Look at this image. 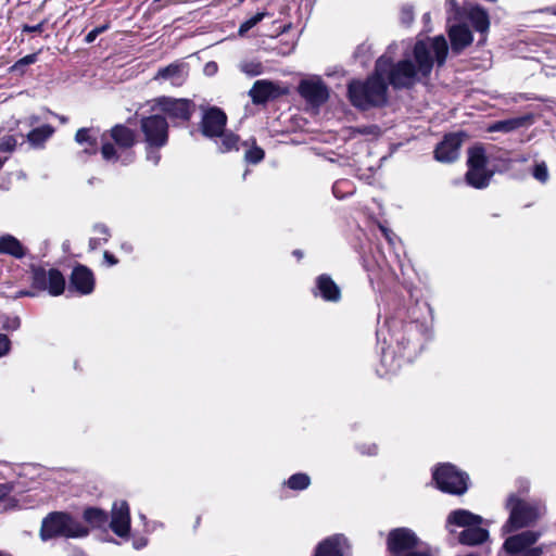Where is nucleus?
<instances>
[{"mask_svg": "<svg viewBox=\"0 0 556 556\" xmlns=\"http://www.w3.org/2000/svg\"><path fill=\"white\" fill-rule=\"evenodd\" d=\"M448 47L443 36L418 40L412 53L406 54L396 63H391L386 56V76L395 89H408L419 83H425L432 71L434 61L443 65Z\"/></svg>", "mask_w": 556, "mask_h": 556, "instance_id": "1", "label": "nucleus"}, {"mask_svg": "<svg viewBox=\"0 0 556 556\" xmlns=\"http://www.w3.org/2000/svg\"><path fill=\"white\" fill-rule=\"evenodd\" d=\"M386 79V55H382L376 62L375 73L365 83H350L349 97L352 104L363 110L384 104L388 99Z\"/></svg>", "mask_w": 556, "mask_h": 556, "instance_id": "2", "label": "nucleus"}, {"mask_svg": "<svg viewBox=\"0 0 556 556\" xmlns=\"http://www.w3.org/2000/svg\"><path fill=\"white\" fill-rule=\"evenodd\" d=\"M88 529L66 513L55 511L49 514L43 520L40 536L43 541L55 536L83 538Z\"/></svg>", "mask_w": 556, "mask_h": 556, "instance_id": "3", "label": "nucleus"}, {"mask_svg": "<svg viewBox=\"0 0 556 556\" xmlns=\"http://www.w3.org/2000/svg\"><path fill=\"white\" fill-rule=\"evenodd\" d=\"M509 518L503 526V532L510 533L534 523L545 511L541 504L527 503L511 495L507 501Z\"/></svg>", "mask_w": 556, "mask_h": 556, "instance_id": "4", "label": "nucleus"}, {"mask_svg": "<svg viewBox=\"0 0 556 556\" xmlns=\"http://www.w3.org/2000/svg\"><path fill=\"white\" fill-rule=\"evenodd\" d=\"M486 163L488 157L482 146H475L468 150V170L466 173L468 185L477 189L485 188L489 185L493 172L486 168Z\"/></svg>", "mask_w": 556, "mask_h": 556, "instance_id": "5", "label": "nucleus"}, {"mask_svg": "<svg viewBox=\"0 0 556 556\" xmlns=\"http://www.w3.org/2000/svg\"><path fill=\"white\" fill-rule=\"evenodd\" d=\"M433 480L440 490L451 494L460 495L468 489V476L450 464L438 467L433 472Z\"/></svg>", "mask_w": 556, "mask_h": 556, "instance_id": "6", "label": "nucleus"}, {"mask_svg": "<svg viewBox=\"0 0 556 556\" xmlns=\"http://www.w3.org/2000/svg\"><path fill=\"white\" fill-rule=\"evenodd\" d=\"M540 536L541 532L527 530L508 536L503 547L509 556H542L543 548L541 546H533Z\"/></svg>", "mask_w": 556, "mask_h": 556, "instance_id": "7", "label": "nucleus"}, {"mask_svg": "<svg viewBox=\"0 0 556 556\" xmlns=\"http://www.w3.org/2000/svg\"><path fill=\"white\" fill-rule=\"evenodd\" d=\"M140 129L149 148H162L168 140V123L162 115L142 117Z\"/></svg>", "mask_w": 556, "mask_h": 556, "instance_id": "8", "label": "nucleus"}, {"mask_svg": "<svg viewBox=\"0 0 556 556\" xmlns=\"http://www.w3.org/2000/svg\"><path fill=\"white\" fill-rule=\"evenodd\" d=\"M33 287L58 296L64 291L65 279L58 269L37 267L33 269Z\"/></svg>", "mask_w": 556, "mask_h": 556, "instance_id": "9", "label": "nucleus"}, {"mask_svg": "<svg viewBox=\"0 0 556 556\" xmlns=\"http://www.w3.org/2000/svg\"><path fill=\"white\" fill-rule=\"evenodd\" d=\"M418 538L407 528H397L392 530L388 535V548L394 554L409 551L418 545Z\"/></svg>", "mask_w": 556, "mask_h": 556, "instance_id": "10", "label": "nucleus"}, {"mask_svg": "<svg viewBox=\"0 0 556 556\" xmlns=\"http://www.w3.org/2000/svg\"><path fill=\"white\" fill-rule=\"evenodd\" d=\"M161 110L169 117L188 121L194 112V104L187 99L161 98Z\"/></svg>", "mask_w": 556, "mask_h": 556, "instance_id": "11", "label": "nucleus"}, {"mask_svg": "<svg viewBox=\"0 0 556 556\" xmlns=\"http://www.w3.org/2000/svg\"><path fill=\"white\" fill-rule=\"evenodd\" d=\"M300 94L312 104H321L328 99V89L319 78L302 80L299 86Z\"/></svg>", "mask_w": 556, "mask_h": 556, "instance_id": "12", "label": "nucleus"}, {"mask_svg": "<svg viewBox=\"0 0 556 556\" xmlns=\"http://www.w3.org/2000/svg\"><path fill=\"white\" fill-rule=\"evenodd\" d=\"M227 116L217 108H212L205 112L202 118V132L204 136L214 138L219 136L226 126Z\"/></svg>", "mask_w": 556, "mask_h": 556, "instance_id": "13", "label": "nucleus"}, {"mask_svg": "<svg viewBox=\"0 0 556 556\" xmlns=\"http://www.w3.org/2000/svg\"><path fill=\"white\" fill-rule=\"evenodd\" d=\"M111 529L118 536H126L130 529L129 507L126 502L115 503L112 509Z\"/></svg>", "mask_w": 556, "mask_h": 556, "instance_id": "14", "label": "nucleus"}, {"mask_svg": "<svg viewBox=\"0 0 556 556\" xmlns=\"http://www.w3.org/2000/svg\"><path fill=\"white\" fill-rule=\"evenodd\" d=\"M462 138L458 135H448L437 147L434 151L435 159L440 162H453L459 155Z\"/></svg>", "mask_w": 556, "mask_h": 556, "instance_id": "15", "label": "nucleus"}, {"mask_svg": "<svg viewBox=\"0 0 556 556\" xmlns=\"http://www.w3.org/2000/svg\"><path fill=\"white\" fill-rule=\"evenodd\" d=\"M188 76L187 66L182 63H173L162 67L154 76L155 80L169 81L173 86H181Z\"/></svg>", "mask_w": 556, "mask_h": 556, "instance_id": "16", "label": "nucleus"}, {"mask_svg": "<svg viewBox=\"0 0 556 556\" xmlns=\"http://www.w3.org/2000/svg\"><path fill=\"white\" fill-rule=\"evenodd\" d=\"M452 51L460 53L465 48L471 45L473 37L470 29L464 25H453L448 29Z\"/></svg>", "mask_w": 556, "mask_h": 556, "instance_id": "17", "label": "nucleus"}, {"mask_svg": "<svg viewBox=\"0 0 556 556\" xmlns=\"http://www.w3.org/2000/svg\"><path fill=\"white\" fill-rule=\"evenodd\" d=\"M94 280L92 273L85 266L75 267L71 276V287L81 294H88L93 290Z\"/></svg>", "mask_w": 556, "mask_h": 556, "instance_id": "18", "label": "nucleus"}, {"mask_svg": "<svg viewBox=\"0 0 556 556\" xmlns=\"http://www.w3.org/2000/svg\"><path fill=\"white\" fill-rule=\"evenodd\" d=\"M346 547L345 538L334 535L326 539L317 546L315 556H344Z\"/></svg>", "mask_w": 556, "mask_h": 556, "instance_id": "19", "label": "nucleus"}, {"mask_svg": "<svg viewBox=\"0 0 556 556\" xmlns=\"http://www.w3.org/2000/svg\"><path fill=\"white\" fill-rule=\"evenodd\" d=\"M482 522V517L475 515L466 509H456L452 511L447 517V528L451 526L471 528L472 526H479Z\"/></svg>", "mask_w": 556, "mask_h": 556, "instance_id": "20", "label": "nucleus"}, {"mask_svg": "<svg viewBox=\"0 0 556 556\" xmlns=\"http://www.w3.org/2000/svg\"><path fill=\"white\" fill-rule=\"evenodd\" d=\"M316 287L326 301L337 302L341 298V291L336 282L327 275H320L316 280Z\"/></svg>", "mask_w": 556, "mask_h": 556, "instance_id": "21", "label": "nucleus"}, {"mask_svg": "<svg viewBox=\"0 0 556 556\" xmlns=\"http://www.w3.org/2000/svg\"><path fill=\"white\" fill-rule=\"evenodd\" d=\"M276 92V88L273 83L267 80H256L249 91V94L253 103H264Z\"/></svg>", "mask_w": 556, "mask_h": 556, "instance_id": "22", "label": "nucleus"}, {"mask_svg": "<svg viewBox=\"0 0 556 556\" xmlns=\"http://www.w3.org/2000/svg\"><path fill=\"white\" fill-rule=\"evenodd\" d=\"M489 538L488 530L478 526L467 528L459 534V542L465 545H478L485 542Z\"/></svg>", "mask_w": 556, "mask_h": 556, "instance_id": "23", "label": "nucleus"}, {"mask_svg": "<svg viewBox=\"0 0 556 556\" xmlns=\"http://www.w3.org/2000/svg\"><path fill=\"white\" fill-rule=\"evenodd\" d=\"M467 16L475 29L481 34H485L490 27L489 15L485 10L480 7H471L467 11Z\"/></svg>", "mask_w": 556, "mask_h": 556, "instance_id": "24", "label": "nucleus"}, {"mask_svg": "<svg viewBox=\"0 0 556 556\" xmlns=\"http://www.w3.org/2000/svg\"><path fill=\"white\" fill-rule=\"evenodd\" d=\"M0 253L10 254L16 258H21L25 255L21 242L11 235L0 237Z\"/></svg>", "mask_w": 556, "mask_h": 556, "instance_id": "25", "label": "nucleus"}, {"mask_svg": "<svg viewBox=\"0 0 556 556\" xmlns=\"http://www.w3.org/2000/svg\"><path fill=\"white\" fill-rule=\"evenodd\" d=\"M531 118L529 116H521V117H515L509 118L505 121H500L494 124H492L489 127L490 131H503V132H510L513 130H516L527 124H529Z\"/></svg>", "mask_w": 556, "mask_h": 556, "instance_id": "26", "label": "nucleus"}, {"mask_svg": "<svg viewBox=\"0 0 556 556\" xmlns=\"http://www.w3.org/2000/svg\"><path fill=\"white\" fill-rule=\"evenodd\" d=\"M111 136L119 148H130L135 143V134L131 129L117 125L112 128Z\"/></svg>", "mask_w": 556, "mask_h": 556, "instance_id": "27", "label": "nucleus"}, {"mask_svg": "<svg viewBox=\"0 0 556 556\" xmlns=\"http://www.w3.org/2000/svg\"><path fill=\"white\" fill-rule=\"evenodd\" d=\"M91 129L80 128L77 130L75 140L78 144L85 146L84 152L87 154L97 153V139L91 135Z\"/></svg>", "mask_w": 556, "mask_h": 556, "instance_id": "28", "label": "nucleus"}, {"mask_svg": "<svg viewBox=\"0 0 556 556\" xmlns=\"http://www.w3.org/2000/svg\"><path fill=\"white\" fill-rule=\"evenodd\" d=\"M53 132L54 129L51 126L43 125L29 131L27 140L33 147H40Z\"/></svg>", "mask_w": 556, "mask_h": 556, "instance_id": "29", "label": "nucleus"}, {"mask_svg": "<svg viewBox=\"0 0 556 556\" xmlns=\"http://www.w3.org/2000/svg\"><path fill=\"white\" fill-rule=\"evenodd\" d=\"M216 138H219L217 146L222 153L239 149V137L232 132L223 131Z\"/></svg>", "mask_w": 556, "mask_h": 556, "instance_id": "30", "label": "nucleus"}, {"mask_svg": "<svg viewBox=\"0 0 556 556\" xmlns=\"http://www.w3.org/2000/svg\"><path fill=\"white\" fill-rule=\"evenodd\" d=\"M84 518L92 527H102L108 520L105 511L99 508H87L84 513Z\"/></svg>", "mask_w": 556, "mask_h": 556, "instance_id": "31", "label": "nucleus"}, {"mask_svg": "<svg viewBox=\"0 0 556 556\" xmlns=\"http://www.w3.org/2000/svg\"><path fill=\"white\" fill-rule=\"evenodd\" d=\"M93 231L96 233H98L99 236L92 237L89 240V247H90L91 250L98 249L100 245H102L103 243L108 242V240L110 238L109 229L106 228V226H104L102 224L94 225Z\"/></svg>", "mask_w": 556, "mask_h": 556, "instance_id": "32", "label": "nucleus"}, {"mask_svg": "<svg viewBox=\"0 0 556 556\" xmlns=\"http://www.w3.org/2000/svg\"><path fill=\"white\" fill-rule=\"evenodd\" d=\"M311 479L305 473H295L291 476L287 482L292 490H304L309 485Z\"/></svg>", "mask_w": 556, "mask_h": 556, "instance_id": "33", "label": "nucleus"}, {"mask_svg": "<svg viewBox=\"0 0 556 556\" xmlns=\"http://www.w3.org/2000/svg\"><path fill=\"white\" fill-rule=\"evenodd\" d=\"M264 150L257 147L253 140L251 147L244 153V159L249 163L256 164L264 159Z\"/></svg>", "mask_w": 556, "mask_h": 556, "instance_id": "34", "label": "nucleus"}, {"mask_svg": "<svg viewBox=\"0 0 556 556\" xmlns=\"http://www.w3.org/2000/svg\"><path fill=\"white\" fill-rule=\"evenodd\" d=\"M240 70L248 76L254 77L263 73V65L258 61H244L240 64Z\"/></svg>", "mask_w": 556, "mask_h": 556, "instance_id": "35", "label": "nucleus"}, {"mask_svg": "<svg viewBox=\"0 0 556 556\" xmlns=\"http://www.w3.org/2000/svg\"><path fill=\"white\" fill-rule=\"evenodd\" d=\"M12 492V485L8 483L0 484V503H4V509L15 507L16 501L12 497H8Z\"/></svg>", "mask_w": 556, "mask_h": 556, "instance_id": "36", "label": "nucleus"}, {"mask_svg": "<svg viewBox=\"0 0 556 556\" xmlns=\"http://www.w3.org/2000/svg\"><path fill=\"white\" fill-rule=\"evenodd\" d=\"M266 16L265 12L256 13L254 16L250 17L245 22H243L239 27V35H244L252 27H254L257 23H260Z\"/></svg>", "mask_w": 556, "mask_h": 556, "instance_id": "37", "label": "nucleus"}, {"mask_svg": "<svg viewBox=\"0 0 556 556\" xmlns=\"http://www.w3.org/2000/svg\"><path fill=\"white\" fill-rule=\"evenodd\" d=\"M532 175L540 182H546L549 177L546 164L544 162L535 164Z\"/></svg>", "mask_w": 556, "mask_h": 556, "instance_id": "38", "label": "nucleus"}, {"mask_svg": "<svg viewBox=\"0 0 556 556\" xmlns=\"http://www.w3.org/2000/svg\"><path fill=\"white\" fill-rule=\"evenodd\" d=\"M16 139L14 136L7 135L0 139V152H12L16 147Z\"/></svg>", "mask_w": 556, "mask_h": 556, "instance_id": "39", "label": "nucleus"}, {"mask_svg": "<svg viewBox=\"0 0 556 556\" xmlns=\"http://www.w3.org/2000/svg\"><path fill=\"white\" fill-rule=\"evenodd\" d=\"M101 153L104 160L112 161L116 160V150L111 143H104L101 148Z\"/></svg>", "mask_w": 556, "mask_h": 556, "instance_id": "40", "label": "nucleus"}, {"mask_svg": "<svg viewBox=\"0 0 556 556\" xmlns=\"http://www.w3.org/2000/svg\"><path fill=\"white\" fill-rule=\"evenodd\" d=\"M147 148V160L152 162L153 165H157L161 159V155L157 152L160 148H149L148 146Z\"/></svg>", "mask_w": 556, "mask_h": 556, "instance_id": "41", "label": "nucleus"}, {"mask_svg": "<svg viewBox=\"0 0 556 556\" xmlns=\"http://www.w3.org/2000/svg\"><path fill=\"white\" fill-rule=\"evenodd\" d=\"M3 329L5 330H16L20 327V318L14 317H7L5 321L2 325Z\"/></svg>", "mask_w": 556, "mask_h": 556, "instance_id": "42", "label": "nucleus"}, {"mask_svg": "<svg viewBox=\"0 0 556 556\" xmlns=\"http://www.w3.org/2000/svg\"><path fill=\"white\" fill-rule=\"evenodd\" d=\"M10 351V340L5 334L0 333V357L7 355Z\"/></svg>", "mask_w": 556, "mask_h": 556, "instance_id": "43", "label": "nucleus"}, {"mask_svg": "<svg viewBox=\"0 0 556 556\" xmlns=\"http://www.w3.org/2000/svg\"><path fill=\"white\" fill-rule=\"evenodd\" d=\"M105 29H106V26H101V27H97V28L92 29L91 31H89L87 34L85 41L87 43L93 42L96 40V38L98 37V35H100Z\"/></svg>", "mask_w": 556, "mask_h": 556, "instance_id": "44", "label": "nucleus"}, {"mask_svg": "<svg viewBox=\"0 0 556 556\" xmlns=\"http://www.w3.org/2000/svg\"><path fill=\"white\" fill-rule=\"evenodd\" d=\"M445 5H446V10H447L448 14H453L454 18H457V15L459 13V8H458L457 2L455 0H447Z\"/></svg>", "mask_w": 556, "mask_h": 556, "instance_id": "45", "label": "nucleus"}, {"mask_svg": "<svg viewBox=\"0 0 556 556\" xmlns=\"http://www.w3.org/2000/svg\"><path fill=\"white\" fill-rule=\"evenodd\" d=\"M37 61V54H28L24 58H22L17 64H22V65H29V64H33Z\"/></svg>", "mask_w": 556, "mask_h": 556, "instance_id": "46", "label": "nucleus"}, {"mask_svg": "<svg viewBox=\"0 0 556 556\" xmlns=\"http://www.w3.org/2000/svg\"><path fill=\"white\" fill-rule=\"evenodd\" d=\"M42 28H43V24L39 23L37 25H34V26L25 25L23 30L27 31V33H40V31H42Z\"/></svg>", "mask_w": 556, "mask_h": 556, "instance_id": "47", "label": "nucleus"}, {"mask_svg": "<svg viewBox=\"0 0 556 556\" xmlns=\"http://www.w3.org/2000/svg\"><path fill=\"white\" fill-rule=\"evenodd\" d=\"M204 72L206 75H214L217 72V64L215 62L206 63Z\"/></svg>", "mask_w": 556, "mask_h": 556, "instance_id": "48", "label": "nucleus"}, {"mask_svg": "<svg viewBox=\"0 0 556 556\" xmlns=\"http://www.w3.org/2000/svg\"><path fill=\"white\" fill-rule=\"evenodd\" d=\"M402 20L405 23H410L413 21V11L410 9H403L402 11Z\"/></svg>", "mask_w": 556, "mask_h": 556, "instance_id": "49", "label": "nucleus"}, {"mask_svg": "<svg viewBox=\"0 0 556 556\" xmlns=\"http://www.w3.org/2000/svg\"><path fill=\"white\" fill-rule=\"evenodd\" d=\"M103 256L110 266L117 264V260L115 258V256L110 254L108 251L104 252Z\"/></svg>", "mask_w": 556, "mask_h": 556, "instance_id": "50", "label": "nucleus"}, {"mask_svg": "<svg viewBox=\"0 0 556 556\" xmlns=\"http://www.w3.org/2000/svg\"><path fill=\"white\" fill-rule=\"evenodd\" d=\"M358 131L361 134H372V135H376L378 132V127H376V126L364 127V128H359Z\"/></svg>", "mask_w": 556, "mask_h": 556, "instance_id": "51", "label": "nucleus"}, {"mask_svg": "<svg viewBox=\"0 0 556 556\" xmlns=\"http://www.w3.org/2000/svg\"><path fill=\"white\" fill-rule=\"evenodd\" d=\"M405 556H431V555L426 552H410V553H407Z\"/></svg>", "mask_w": 556, "mask_h": 556, "instance_id": "52", "label": "nucleus"}, {"mask_svg": "<svg viewBox=\"0 0 556 556\" xmlns=\"http://www.w3.org/2000/svg\"><path fill=\"white\" fill-rule=\"evenodd\" d=\"M27 122L30 126H33L39 122V118L36 115H31L27 118Z\"/></svg>", "mask_w": 556, "mask_h": 556, "instance_id": "53", "label": "nucleus"}, {"mask_svg": "<svg viewBox=\"0 0 556 556\" xmlns=\"http://www.w3.org/2000/svg\"><path fill=\"white\" fill-rule=\"evenodd\" d=\"M143 545H146V541H142V540H141L140 542H135V547H136V548H139V547H141V546H143Z\"/></svg>", "mask_w": 556, "mask_h": 556, "instance_id": "54", "label": "nucleus"}, {"mask_svg": "<svg viewBox=\"0 0 556 556\" xmlns=\"http://www.w3.org/2000/svg\"><path fill=\"white\" fill-rule=\"evenodd\" d=\"M376 453V446H372V451H368V454H375Z\"/></svg>", "mask_w": 556, "mask_h": 556, "instance_id": "55", "label": "nucleus"}, {"mask_svg": "<svg viewBox=\"0 0 556 556\" xmlns=\"http://www.w3.org/2000/svg\"><path fill=\"white\" fill-rule=\"evenodd\" d=\"M122 248L125 249V250L131 251V248L130 247L128 248L125 244H122Z\"/></svg>", "mask_w": 556, "mask_h": 556, "instance_id": "56", "label": "nucleus"}, {"mask_svg": "<svg viewBox=\"0 0 556 556\" xmlns=\"http://www.w3.org/2000/svg\"><path fill=\"white\" fill-rule=\"evenodd\" d=\"M122 248L125 249V250L131 251V248L130 247L128 248L125 244H122Z\"/></svg>", "mask_w": 556, "mask_h": 556, "instance_id": "57", "label": "nucleus"}, {"mask_svg": "<svg viewBox=\"0 0 556 556\" xmlns=\"http://www.w3.org/2000/svg\"><path fill=\"white\" fill-rule=\"evenodd\" d=\"M122 248L125 249V250L131 251V248L130 247L128 248L125 244H122Z\"/></svg>", "mask_w": 556, "mask_h": 556, "instance_id": "58", "label": "nucleus"}, {"mask_svg": "<svg viewBox=\"0 0 556 556\" xmlns=\"http://www.w3.org/2000/svg\"><path fill=\"white\" fill-rule=\"evenodd\" d=\"M294 254L299 257H301V253L299 251H295Z\"/></svg>", "mask_w": 556, "mask_h": 556, "instance_id": "59", "label": "nucleus"}, {"mask_svg": "<svg viewBox=\"0 0 556 556\" xmlns=\"http://www.w3.org/2000/svg\"><path fill=\"white\" fill-rule=\"evenodd\" d=\"M426 21H429V14H425Z\"/></svg>", "mask_w": 556, "mask_h": 556, "instance_id": "60", "label": "nucleus"}, {"mask_svg": "<svg viewBox=\"0 0 556 556\" xmlns=\"http://www.w3.org/2000/svg\"><path fill=\"white\" fill-rule=\"evenodd\" d=\"M426 21H429V14H425Z\"/></svg>", "mask_w": 556, "mask_h": 556, "instance_id": "61", "label": "nucleus"}, {"mask_svg": "<svg viewBox=\"0 0 556 556\" xmlns=\"http://www.w3.org/2000/svg\"><path fill=\"white\" fill-rule=\"evenodd\" d=\"M364 47H359L356 53H359Z\"/></svg>", "mask_w": 556, "mask_h": 556, "instance_id": "62", "label": "nucleus"}, {"mask_svg": "<svg viewBox=\"0 0 556 556\" xmlns=\"http://www.w3.org/2000/svg\"><path fill=\"white\" fill-rule=\"evenodd\" d=\"M3 165V161L0 159V167Z\"/></svg>", "mask_w": 556, "mask_h": 556, "instance_id": "63", "label": "nucleus"}, {"mask_svg": "<svg viewBox=\"0 0 556 556\" xmlns=\"http://www.w3.org/2000/svg\"><path fill=\"white\" fill-rule=\"evenodd\" d=\"M244 0H239V2H243Z\"/></svg>", "mask_w": 556, "mask_h": 556, "instance_id": "64", "label": "nucleus"}]
</instances>
